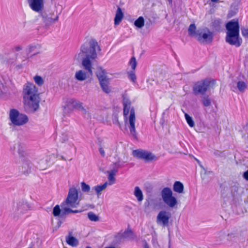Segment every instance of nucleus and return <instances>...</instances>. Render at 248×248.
I'll list each match as a JSON object with an SVG mask.
<instances>
[{
	"label": "nucleus",
	"mask_w": 248,
	"mask_h": 248,
	"mask_svg": "<svg viewBox=\"0 0 248 248\" xmlns=\"http://www.w3.org/2000/svg\"><path fill=\"white\" fill-rule=\"evenodd\" d=\"M243 35L247 38H248V29H244L242 31Z\"/></svg>",
	"instance_id": "nucleus-40"
},
{
	"label": "nucleus",
	"mask_w": 248,
	"mask_h": 248,
	"mask_svg": "<svg viewBox=\"0 0 248 248\" xmlns=\"http://www.w3.org/2000/svg\"><path fill=\"white\" fill-rule=\"evenodd\" d=\"M43 22L46 27H48L59 19V14L57 12H49L46 13L42 15Z\"/></svg>",
	"instance_id": "nucleus-9"
},
{
	"label": "nucleus",
	"mask_w": 248,
	"mask_h": 248,
	"mask_svg": "<svg viewBox=\"0 0 248 248\" xmlns=\"http://www.w3.org/2000/svg\"><path fill=\"white\" fill-rule=\"evenodd\" d=\"M29 210V206L26 202L20 201L16 202L14 204L13 211L17 215L25 214Z\"/></svg>",
	"instance_id": "nucleus-12"
},
{
	"label": "nucleus",
	"mask_w": 248,
	"mask_h": 248,
	"mask_svg": "<svg viewBox=\"0 0 248 248\" xmlns=\"http://www.w3.org/2000/svg\"><path fill=\"white\" fill-rule=\"evenodd\" d=\"M144 248H149V247L146 242L144 244Z\"/></svg>",
	"instance_id": "nucleus-46"
},
{
	"label": "nucleus",
	"mask_w": 248,
	"mask_h": 248,
	"mask_svg": "<svg viewBox=\"0 0 248 248\" xmlns=\"http://www.w3.org/2000/svg\"><path fill=\"white\" fill-rule=\"evenodd\" d=\"M134 156L144 159L147 161H150L156 159V156L152 153L145 150H136L133 151Z\"/></svg>",
	"instance_id": "nucleus-10"
},
{
	"label": "nucleus",
	"mask_w": 248,
	"mask_h": 248,
	"mask_svg": "<svg viewBox=\"0 0 248 248\" xmlns=\"http://www.w3.org/2000/svg\"><path fill=\"white\" fill-rule=\"evenodd\" d=\"M30 7L37 13H41L44 9V0H27Z\"/></svg>",
	"instance_id": "nucleus-14"
},
{
	"label": "nucleus",
	"mask_w": 248,
	"mask_h": 248,
	"mask_svg": "<svg viewBox=\"0 0 248 248\" xmlns=\"http://www.w3.org/2000/svg\"><path fill=\"white\" fill-rule=\"evenodd\" d=\"M122 238L126 239L128 240H133L135 238V235L133 232L130 230H127L122 233Z\"/></svg>",
	"instance_id": "nucleus-29"
},
{
	"label": "nucleus",
	"mask_w": 248,
	"mask_h": 248,
	"mask_svg": "<svg viewBox=\"0 0 248 248\" xmlns=\"http://www.w3.org/2000/svg\"><path fill=\"white\" fill-rule=\"evenodd\" d=\"M81 187L82 191L86 193H88L91 189L90 186L84 182L81 183Z\"/></svg>",
	"instance_id": "nucleus-33"
},
{
	"label": "nucleus",
	"mask_w": 248,
	"mask_h": 248,
	"mask_svg": "<svg viewBox=\"0 0 248 248\" xmlns=\"http://www.w3.org/2000/svg\"><path fill=\"white\" fill-rule=\"evenodd\" d=\"M243 176L246 180H248V170L244 173Z\"/></svg>",
	"instance_id": "nucleus-43"
},
{
	"label": "nucleus",
	"mask_w": 248,
	"mask_h": 248,
	"mask_svg": "<svg viewBox=\"0 0 248 248\" xmlns=\"http://www.w3.org/2000/svg\"><path fill=\"white\" fill-rule=\"evenodd\" d=\"M10 124L14 126H22L26 124L29 119L27 116L20 113L18 110L12 108L9 112Z\"/></svg>",
	"instance_id": "nucleus-8"
},
{
	"label": "nucleus",
	"mask_w": 248,
	"mask_h": 248,
	"mask_svg": "<svg viewBox=\"0 0 248 248\" xmlns=\"http://www.w3.org/2000/svg\"><path fill=\"white\" fill-rule=\"evenodd\" d=\"M79 201L78 189L71 187L69 189L65 201L62 204V210L64 213H69L71 208L77 207L79 205Z\"/></svg>",
	"instance_id": "nucleus-6"
},
{
	"label": "nucleus",
	"mask_w": 248,
	"mask_h": 248,
	"mask_svg": "<svg viewBox=\"0 0 248 248\" xmlns=\"http://www.w3.org/2000/svg\"><path fill=\"white\" fill-rule=\"evenodd\" d=\"M32 248V247H29V248Z\"/></svg>",
	"instance_id": "nucleus-49"
},
{
	"label": "nucleus",
	"mask_w": 248,
	"mask_h": 248,
	"mask_svg": "<svg viewBox=\"0 0 248 248\" xmlns=\"http://www.w3.org/2000/svg\"><path fill=\"white\" fill-rule=\"evenodd\" d=\"M161 197L164 203L168 207L174 208L178 206V201L170 188L166 187L163 188L161 191Z\"/></svg>",
	"instance_id": "nucleus-7"
},
{
	"label": "nucleus",
	"mask_w": 248,
	"mask_h": 248,
	"mask_svg": "<svg viewBox=\"0 0 248 248\" xmlns=\"http://www.w3.org/2000/svg\"><path fill=\"white\" fill-rule=\"evenodd\" d=\"M185 117L186 120V122L189 125V126L191 127H194L195 125V123H194L192 117H190L187 113H185Z\"/></svg>",
	"instance_id": "nucleus-31"
},
{
	"label": "nucleus",
	"mask_w": 248,
	"mask_h": 248,
	"mask_svg": "<svg viewBox=\"0 0 248 248\" xmlns=\"http://www.w3.org/2000/svg\"><path fill=\"white\" fill-rule=\"evenodd\" d=\"M86 248H91V247H88Z\"/></svg>",
	"instance_id": "nucleus-48"
},
{
	"label": "nucleus",
	"mask_w": 248,
	"mask_h": 248,
	"mask_svg": "<svg viewBox=\"0 0 248 248\" xmlns=\"http://www.w3.org/2000/svg\"><path fill=\"white\" fill-rule=\"evenodd\" d=\"M135 27L137 29H142L145 25V19L142 16H139L134 23Z\"/></svg>",
	"instance_id": "nucleus-24"
},
{
	"label": "nucleus",
	"mask_w": 248,
	"mask_h": 248,
	"mask_svg": "<svg viewBox=\"0 0 248 248\" xmlns=\"http://www.w3.org/2000/svg\"><path fill=\"white\" fill-rule=\"evenodd\" d=\"M124 13H123L120 7L118 8L114 18L115 25H118L122 21Z\"/></svg>",
	"instance_id": "nucleus-20"
},
{
	"label": "nucleus",
	"mask_w": 248,
	"mask_h": 248,
	"mask_svg": "<svg viewBox=\"0 0 248 248\" xmlns=\"http://www.w3.org/2000/svg\"><path fill=\"white\" fill-rule=\"evenodd\" d=\"M113 123L115 124H118V118L116 117H115V118L113 120Z\"/></svg>",
	"instance_id": "nucleus-44"
},
{
	"label": "nucleus",
	"mask_w": 248,
	"mask_h": 248,
	"mask_svg": "<svg viewBox=\"0 0 248 248\" xmlns=\"http://www.w3.org/2000/svg\"><path fill=\"white\" fill-rule=\"evenodd\" d=\"M88 217L89 219L92 221H98L99 220V217L94 213L90 212L88 214Z\"/></svg>",
	"instance_id": "nucleus-32"
},
{
	"label": "nucleus",
	"mask_w": 248,
	"mask_h": 248,
	"mask_svg": "<svg viewBox=\"0 0 248 248\" xmlns=\"http://www.w3.org/2000/svg\"><path fill=\"white\" fill-rule=\"evenodd\" d=\"M96 75L99 82L109 79L108 76V73L106 70L101 67H97Z\"/></svg>",
	"instance_id": "nucleus-18"
},
{
	"label": "nucleus",
	"mask_w": 248,
	"mask_h": 248,
	"mask_svg": "<svg viewBox=\"0 0 248 248\" xmlns=\"http://www.w3.org/2000/svg\"><path fill=\"white\" fill-rule=\"evenodd\" d=\"M81 211H79V210H72L71 209V211L70 212V213H80L81 212Z\"/></svg>",
	"instance_id": "nucleus-45"
},
{
	"label": "nucleus",
	"mask_w": 248,
	"mask_h": 248,
	"mask_svg": "<svg viewBox=\"0 0 248 248\" xmlns=\"http://www.w3.org/2000/svg\"><path fill=\"white\" fill-rule=\"evenodd\" d=\"M40 46H31L30 47V52H33V54H37L39 52Z\"/></svg>",
	"instance_id": "nucleus-35"
},
{
	"label": "nucleus",
	"mask_w": 248,
	"mask_h": 248,
	"mask_svg": "<svg viewBox=\"0 0 248 248\" xmlns=\"http://www.w3.org/2000/svg\"><path fill=\"white\" fill-rule=\"evenodd\" d=\"M66 241L69 245L73 247H77L78 244V239L71 235H69L66 238Z\"/></svg>",
	"instance_id": "nucleus-27"
},
{
	"label": "nucleus",
	"mask_w": 248,
	"mask_h": 248,
	"mask_svg": "<svg viewBox=\"0 0 248 248\" xmlns=\"http://www.w3.org/2000/svg\"><path fill=\"white\" fill-rule=\"evenodd\" d=\"M123 105L125 125L129 128L131 134L135 136L136 135L135 113L133 108L131 107V102L128 96H124Z\"/></svg>",
	"instance_id": "nucleus-3"
},
{
	"label": "nucleus",
	"mask_w": 248,
	"mask_h": 248,
	"mask_svg": "<svg viewBox=\"0 0 248 248\" xmlns=\"http://www.w3.org/2000/svg\"><path fill=\"white\" fill-rule=\"evenodd\" d=\"M51 164V157L46 155L38 159L37 167L40 170H44L49 167Z\"/></svg>",
	"instance_id": "nucleus-15"
},
{
	"label": "nucleus",
	"mask_w": 248,
	"mask_h": 248,
	"mask_svg": "<svg viewBox=\"0 0 248 248\" xmlns=\"http://www.w3.org/2000/svg\"><path fill=\"white\" fill-rule=\"evenodd\" d=\"M109 79L99 82L102 90L104 92L108 93L111 92V88L109 85Z\"/></svg>",
	"instance_id": "nucleus-23"
},
{
	"label": "nucleus",
	"mask_w": 248,
	"mask_h": 248,
	"mask_svg": "<svg viewBox=\"0 0 248 248\" xmlns=\"http://www.w3.org/2000/svg\"><path fill=\"white\" fill-rule=\"evenodd\" d=\"M226 41L231 45L239 46L242 43V39L239 36V26L237 21L232 20L226 25Z\"/></svg>",
	"instance_id": "nucleus-5"
},
{
	"label": "nucleus",
	"mask_w": 248,
	"mask_h": 248,
	"mask_svg": "<svg viewBox=\"0 0 248 248\" xmlns=\"http://www.w3.org/2000/svg\"><path fill=\"white\" fill-rule=\"evenodd\" d=\"M209 87V84L207 82H202L196 84L194 87L195 92L204 93Z\"/></svg>",
	"instance_id": "nucleus-16"
},
{
	"label": "nucleus",
	"mask_w": 248,
	"mask_h": 248,
	"mask_svg": "<svg viewBox=\"0 0 248 248\" xmlns=\"http://www.w3.org/2000/svg\"><path fill=\"white\" fill-rule=\"evenodd\" d=\"M99 50V47L97 43L91 41L81 46L80 52L76 55L75 58L78 60H82L83 67L91 72L92 61L97 58V51Z\"/></svg>",
	"instance_id": "nucleus-1"
},
{
	"label": "nucleus",
	"mask_w": 248,
	"mask_h": 248,
	"mask_svg": "<svg viewBox=\"0 0 248 248\" xmlns=\"http://www.w3.org/2000/svg\"><path fill=\"white\" fill-rule=\"evenodd\" d=\"M171 217L170 213L165 210H161L158 214L156 217V222L158 224L162 226H167L169 222Z\"/></svg>",
	"instance_id": "nucleus-13"
},
{
	"label": "nucleus",
	"mask_w": 248,
	"mask_h": 248,
	"mask_svg": "<svg viewBox=\"0 0 248 248\" xmlns=\"http://www.w3.org/2000/svg\"><path fill=\"white\" fill-rule=\"evenodd\" d=\"M108 186V182H105L103 184L98 185L94 186L93 189L94 190L96 194L99 196L102 194V192L105 191Z\"/></svg>",
	"instance_id": "nucleus-19"
},
{
	"label": "nucleus",
	"mask_w": 248,
	"mask_h": 248,
	"mask_svg": "<svg viewBox=\"0 0 248 248\" xmlns=\"http://www.w3.org/2000/svg\"><path fill=\"white\" fill-rule=\"evenodd\" d=\"M35 82L38 85L41 86L44 83V80L43 78L40 77V76H35L33 78Z\"/></svg>",
	"instance_id": "nucleus-36"
},
{
	"label": "nucleus",
	"mask_w": 248,
	"mask_h": 248,
	"mask_svg": "<svg viewBox=\"0 0 248 248\" xmlns=\"http://www.w3.org/2000/svg\"><path fill=\"white\" fill-rule=\"evenodd\" d=\"M66 107L76 109H82L83 106L81 102L74 99H68L66 101Z\"/></svg>",
	"instance_id": "nucleus-17"
},
{
	"label": "nucleus",
	"mask_w": 248,
	"mask_h": 248,
	"mask_svg": "<svg viewBox=\"0 0 248 248\" xmlns=\"http://www.w3.org/2000/svg\"><path fill=\"white\" fill-rule=\"evenodd\" d=\"M212 173V172H207L204 169V172L203 173H202V178L203 179H205L206 178H205V175L207 174H211Z\"/></svg>",
	"instance_id": "nucleus-41"
},
{
	"label": "nucleus",
	"mask_w": 248,
	"mask_h": 248,
	"mask_svg": "<svg viewBox=\"0 0 248 248\" xmlns=\"http://www.w3.org/2000/svg\"><path fill=\"white\" fill-rule=\"evenodd\" d=\"M184 187L183 184L180 181H176L173 186V190L174 192L181 194L184 192Z\"/></svg>",
	"instance_id": "nucleus-21"
},
{
	"label": "nucleus",
	"mask_w": 248,
	"mask_h": 248,
	"mask_svg": "<svg viewBox=\"0 0 248 248\" xmlns=\"http://www.w3.org/2000/svg\"><path fill=\"white\" fill-rule=\"evenodd\" d=\"M247 85L246 83L244 81H238L237 83V88L234 86L232 87V90L233 92H236V90L237 89L240 92H244L246 90Z\"/></svg>",
	"instance_id": "nucleus-22"
},
{
	"label": "nucleus",
	"mask_w": 248,
	"mask_h": 248,
	"mask_svg": "<svg viewBox=\"0 0 248 248\" xmlns=\"http://www.w3.org/2000/svg\"><path fill=\"white\" fill-rule=\"evenodd\" d=\"M129 78L133 82L136 80V76L133 72H131L129 74Z\"/></svg>",
	"instance_id": "nucleus-39"
},
{
	"label": "nucleus",
	"mask_w": 248,
	"mask_h": 248,
	"mask_svg": "<svg viewBox=\"0 0 248 248\" xmlns=\"http://www.w3.org/2000/svg\"><path fill=\"white\" fill-rule=\"evenodd\" d=\"M23 95L25 107L31 111H36L39 107L40 97L38 90L31 83H26L23 87Z\"/></svg>",
	"instance_id": "nucleus-2"
},
{
	"label": "nucleus",
	"mask_w": 248,
	"mask_h": 248,
	"mask_svg": "<svg viewBox=\"0 0 248 248\" xmlns=\"http://www.w3.org/2000/svg\"><path fill=\"white\" fill-rule=\"evenodd\" d=\"M99 151V153L101 154V155L102 156H105V152L104 149L103 148V147H100Z\"/></svg>",
	"instance_id": "nucleus-42"
},
{
	"label": "nucleus",
	"mask_w": 248,
	"mask_h": 248,
	"mask_svg": "<svg viewBox=\"0 0 248 248\" xmlns=\"http://www.w3.org/2000/svg\"><path fill=\"white\" fill-rule=\"evenodd\" d=\"M129 64L132 69H135L137 66V62L135 58H131L129 61Z\"/></svg>",
	"instance_id": "nucleus-37"
},
{
	"label": "nucleus",
	"mask_w": 248,
	"mask_h": 248,
	"mask_svg": "<svg viewBox=\"0 0 248 248\" xmlns=\"http://www.w3.org/2000/svg\"><path fill=\"white\" fill-rule=\"evenodd\" d=\"M168 1H169V2L170 3H172V0H168Z\"/></svg>",
	"instance_id": "nucleus-47"
},
{
	"label": "nucleus",
	"mask_w": 248,
	"mask_h": 248,
	"mask_svg": "<svg viewBox=\"0 0 248 248\" xmlns=\"http://www.w3.org/2000/svg\"><path fill=\"white\" fill-rule=\"evenodd\" d=\"M21 166L23 171L28 172L31 169L32 164L29 160L25 159L22 162Z\"/></svg>",
	"instance_id": "nucleus-26"
},
{
	"label": "nucleus",
	"mask_w": 248,
	"mask_h": 248,
	"mask_svg": "<svg viewBox=\"0 0 248 248\" xmlns=\"http://www.w3.org/2000/svg\"><path fill=\"white\" fill-rule=\"evenodd\" d=\"M202 102L205 107H209L211 104V99L208 97H203L202 98Z\"/></svg>",
	"instance_id": "nucleus-34"
},
{
	"label": "nucleus",
	"mask_w": 248,
	"mask_h": 248,
	"mask_svg": "<svg viewBox=\"0 0 248 248\" xmlns=\"http://www.w3.org/2000/svg\"><path fill=\"white\" fill-rule=\"evenodd\" d=\"M117 172V170H111L108 171V180L109 181L108 185H112L115 183V175Z\"/></svg>",
	"instance_id": "nucleus-28"
},
{
	"label": "nucleus",
	"mask_w": 248,
	"mask_h": 248,
	"mask_svg": "<svg viewBox=\"0 0 248 248\" xmlns=\"http://www.w3.org/2000/svg\"><path fill=\"white\" fill-rule=\"evenodd\" d=\"M134 195L139 202H141L143 200L142 191L139 186L134 188Z\"/></svg>",
	"instance_id": "nucleus-25"
},
{
	"label": "nucleus",
	"mask_w": 248,
	"mask_h": 248,
	"mask_svg": "<svg viewBox=\"0 0 248 248\" xmlns=\"http://www.w3.org/2000/svg\"><path fill=\"white\" fill-rule=\"evenodd\" d=\"M93 75V67L91 66V72L86 68L84 69L77 70L74 75V78L78 81H83L89 78Z\"/></svg>",
	"instance_id": "nucleus-11"
},
{
	"label": "nucleus",
	"mask_w": 248,
	"mask_h": 248,
	"mask_svg": "<svg viewBox=\"0 0 248 248\" xmlns=\"http://www.w3.org/2000/svg\"><path fill=\"white\" fill-rule=\"evenodd\" d=\"M64 211L62 209L61 210L59 205H56L53 210V214L54 216L57 217L62 216V214H65Z\"/></svg>",
	"instance_id": "nucleus-30"
},
{
	"label": "nucleus",
	"mask_w": 248,
	"mask_h": 248,
	"mask_svg": "<svg viewBox=\"0 0 248 248\" xmlns=\"http://www.w3.org/2000/svg\"><path fill=\"white\" fill-rule=\"evenodd\" d=\"M188 33L189 36L196 38L198 41L202 43H211L214 37V34L207 28H202L197 30L196 25L191 24L188 29Z\"/></svg>",
	"instance_id": "nucleus-4"
},
{
	"label": "nucleus",
	"mask_w": 248,
	"mask_h": 248,
	"mask_svg": "<svg viewBox=\"0 0 248 248\" xmlns=\"http://www.w3.org/2000/svg\"><path fill=\"white\" fill-rule=\"evenodd\" d=\"M127 161V157L126 156H124V159H122L121 158H120L119 161L117 162V165L119 166V167H121L122 166V165L126 162Z\"/></svg>",
	"instance_id": "nucleus-38"
}]
</instances>
